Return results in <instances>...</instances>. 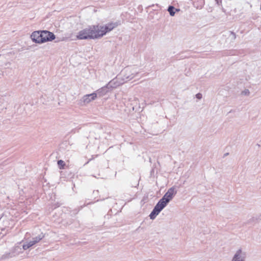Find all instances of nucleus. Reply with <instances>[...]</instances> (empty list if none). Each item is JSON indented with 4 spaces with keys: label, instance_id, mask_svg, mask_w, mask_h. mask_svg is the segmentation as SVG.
I'll return each instance as SVG.
<instances>
[{
    "label": "nucleus",
    "instance_id": "nucleus-3",
    "mask_svg": "<svg viewBox=\"0 0 261 261\" xmlns=\"http://www.w3.org/2000/svg\"><path fill=\"white\" fill-rule=\"evenodd\" d=\"M176 193L177 191L175 190V188L172 187L168 189L167 192L161 198V199L168 204L169 202L173 198Z\"/></svg>",
    "mask_w": 261,
    "mask_h": 261
},
{
    "label": "nucleus",
    "instance_id": "nucleus-27",
    "mask_svg": "<svg viewBox=\"0 0 261 261\" xmlns=\"http://www.w3.org/2000/svg\"><path fill=\"white\" fill-rule=\"evenodd\" d=\"M228 154H229V153H225V154H224V157H225V156H226L228 155Z\"/></svg>",
    "mask_w": 261,
    "mask_h": 261
},
{
    "label": "nucleus",
    "instance_id": "nucleus-13",
    "mask_svg": "<svg viewBox=\"0 0 261 261\" xmlns=\"http://www.w3.org/2000/svg\"><path fill=\"white\" fill-rule=\"evenodd\" d=\"M179 10V9L175 8L172 5H169L167 9V11L169 12L171 16H174L176 12H178Z\"/></svg>",
    "mask_w": 261,
    "mask_h": 261
},
{
    "label": "nucleus",
    "instance_id": "nucleus-30",
    "mask_svg": "<svg viewBox=\"0 0 261 261\" xmlns=\"http://www.w3.org/2000/svg\"><path fill=\"white\" fill-rule=\"evenodd\" d=\"M124 72V71H122V72H121V74H123Z\"/></svg>",
    "mask_w": 261,
    "mask_h": 261
},
{
    "label": "nucleus",
    "instance_id": "nucleus-23",
    "mask_svg": "<svg viewBox=\"0 0 261 261\" xmlns=\"http://www.w3.org/2000/svg\"><path fill=\"white\" fill-rule=\"evenodd\" d=\"M62 204V203H60V202H56L54 204V208H57V207H58L59 206H60Z\"/></svg>",
    "mask_w": 261,
    "mask_h": 261
},
{
    "label": "nucleus",
    "instance_id": "nucleus-18",
    "mask_svg": "<svg viewBox=\"0 0 261 261\" xmlns=\"http://www.w3.org/2000/svg\"><path fill=\"white\" fill-rule=\"evenodd\" d=\"M229 37H230L231 40H234L236 38V35L234 32H230Z\"/></svg>",
    "mask_w": 261,
    "mask_h": 261
},
{
    "label": "nucleus",
    "instance_id": "nucleus-29",
    "mask_svg": "<svg viewBox=\"0 0 261 261\" xmlns=\"http://www.w3.org/2000/svg\"><path fill=\"white\" fill-rule=\"evenodd\" d=\"M222 10L223 12H225V10H224V9L223 8H222Z\"/></svg>",
    "mask_w": 261,
    "mask_h": 261
},
{
    "label": "nucleus",
    "instance_id": "nucleus-4",
    "mask_svg": "<svg viewBox=\"0 0 261 261\" xmlns=\"http://www.w3.org/2000/svg\"><path fill=\"white\" fill-rule=\"evenodd\" d=\"M43 31L44 30L36 31L32 33L31 38L34 42L38 44L44 43V41L42 39L43 38Z\"/></svg>",
    "mask_w": 261,
    "mask_h": 261
},
{
    "label": "nucleus",
    "instance_id": "nucleus-19",
    "mask_svg": "<svg viewBox=\"0 0 261 261\" xmlns=\"http://www.w3.org/2000/svg\"><path fill=\"white\" fill-rule=\"evenodd\" d=\"M124 76H125V79H126L127 81H129L130 80H132L134 77V76L133 75V74L128 75H124Z\"/></svg>",
    "mask_w": 261,
    "mask_h": 261
},
{
    "label": "nucleus",
    "instance_id": "nucleus-1",
    "mask_svg": "<svg viewBox=\"0 0 261 261\" xmlns=\"http://www.w3.org/2000/svg\"><path fill=\"white\" fill-rule=\"evenodd\" d=\"M101 37L99 24L89 25L80 31L76 35L79 40L96 39Z\"/></svg>",
    "mask_w": 261,
    "mask_h": 261
},
{
    "label": "nucleus",
    "instance_id": "nucleus-5",
    "mask_svg": "<svg viewBox=\"0 0 261 261\" xmlns=\"http://www.w3.org/2000/svg\"><path fill=\"white\" fill-rule=\"evenodd\" d=\"M96 98V93H92L91 94H86L84 95L81 99L80 100L79 103H88L92 100H94Z\"/></svg>",
    "mask_w": 261,
    "mask_h": 261
},
{
    "label": "nucleus",
    "instance_id": "nucleus-20",
    "mask_svg": "<svg viewBox=\"0 0 261 261\" xmlns=\"http://www.w3.org/2000/svg\"><path fill=\"white\" fill-rule=\"evenodd\" d=\"M225 0H215V2H216V4L218 5V6H220L221 5L222 2H224Z\"/></svg>",
    "mask_w": 261,
    "mask_h": 261
},
{
    "label": "nucleus",
    "instance_id": "nucleus-11",
    "mask_svg": "<svg viewBox=\"0 0 261 261\" xmlns=\"http://www.w3.org/2000/svg\"><path fill=\"white\" fill-rule=\"evenodd\" d=\"M167 204V203L160 199L153 208L156 210V211L160 213Z\"/></svg>",
    "mask_w": 261,
    "mask_h": 261
},
{
    "label": "nucleus",
    "instance_id": "nucleus-16",
    "mask_svg": "<svg viewBox=\"0 0 261 261\" xmlns=\"http://www.w3.org/2000/svg\"><path fill=\"white\" fill-rule=\"evenodd\" d=\"M44 237V234L43 233H41L37 237L33 238V240L36 244L37 243L39 242L40 240H41Z\"/></svg>",
    "mask_w": 261,
    "mask_h": 261
},
{
    "label": "nucleus",
    "instance_id": "nucleus-2",
    "mask_svg": "<svg viewBox=\"0 0 261 261\" xmlns=\"http://www.w3.org/2000/svg\"><path fill=\"white\" fill-rule=\"evenodd\" d=\"M119 24H120L119 22H115L108 23L103 25H99L101 37H102L107 33L111 32L114 28L118 27Z\"/></svg>",
    "mask_w": 261,
    "mask_h": 261
},
{
    "label": "nucleus",
    "instance_id": "nucleus-28",
    "mask_svg": "<svg viewBox=\"0 0 261 261\" xmlns=\"http://www.w3.org/2000/svg\"><path fill=\"white\" fill-rule=\"evenodd\" d=\"M251 1V0H248V1H247V3L248 4H249Z\"/></svg>",
    "mask_w": 261,
    "mask_h": 261
},
{
    "label": "nucleus",
    "instance_id": "nucleus-15",
    "mask_svg": "<svg viewBox=\"0 0 261 261\" xmlns=\"http://www.w3.org/2000/svg\"><path fill=\"white\" fill-rule=\"evenodd\" d=\"M159 212L156 211V210H155L154 208H153L152 211L150 213L149 217L150 219L154 220L156 217L159 214Z\"/></svg>",
    "mask_w": 261,
    "mask_h": 261
},
{
    "label": "nucleus",
    "instance_id": "nucleus-10",
    "mask_svg": "<svg viewBox=\"0 0 261 261\" xmlns=\"http://www.w3.org/2000/svg\"><path fill=\"white\" fill-rule=\"evenodd\" d=\"M167 204V203L160 199L153 208L156 210V211L160 213Z\"/></svg>",
    "mask_w": 261,
    "mask_h": 261
},
{
    "label": "nucleus",
    "instance_id": "nucleus-6",
    "mask_svg": "<svg viewBox=\"0 0 261 261\" xmlns=\"http://www.w3.org/2000/svg\"><path fill=\"white\" fill-rule=\"evenodd\" d=\"M43 33V38L42 39L44 41V43L52 41L56 38V35L53 32L49 31L44 30Z\"/></svg>",
    "mask_w": 261,
    "mask_h": 261
},
{
    "label": "nucleus",
    "instance_id": "nucleus-22",
    "mask_svg": "<svg viewBox=\"0 0 261 261\" xmlns=\"http://www.w3.org/2000/svg\"><path fill=\"white\" fill-rule=\"evenodd\" d=\"M195 96L198 99H201L202 98V95L200 93H198L195 95Z\"/></svg>",
    "mask_w": 261,
    "mask_h": 261
},
{
    "label": "nucleus",
    "instance_id": "nucleus-14",
    "mask_svg": "<svg viewBox=\"0 0 261 261\" xmlns=\"http://www.w3.org/2000/svg\"><path fill=\"white\" fill-rule=\"evenodd\" d=\"M15 255V254L14 252L6 253L5 254L2 255V259H6L9 258H12L14 257Z\"/></svg>",
    "mask_w": 261,
    "mask_h": 261
},
{
    "label": "nucleus",
    "instance_id": "nucleus-17",
    "mask_svg": "<svg viewBox=\"0 0 261 261\" xmlns=\"http://www.w3.org/2000/svg\"><path fill=\"white\" fill-rule=\"evenodd\" d=\"M57 164H58L59 168L60 169H64L66 165V164L64 162V161H63L62 160H58L57 161Z\"/></svg>",
    "mask_w": 261,
    "mask_h": 261
},
{
    "label": "nucleus",
    "instance_id": "nucleus-7",
    "mask_svg": "<svg viewBox=\"0 0 261 261\" xmlns=\"http://www.w3.org/2000/svg\"><path fill=\"white\" fill-rule=\"evenodd\" d=\"M246 255V252L240 249L237 251L231 261H245Z\"/></svg>",
    "mask_w": 261,
    "mask_h": 261
},
{
    "label": "nucleus",
    "instance_id": "nucleus-24",
    "mask_svg": "<svg viewBox=\"0 0 261 261\" xmlns=\"http://www.w3.org/2000/svg\"><path fill=\"white\" fill-rule=\"evenodd\" d=\"M27 244L30 247L33 246V245H34L35 244L34 243V242L33 241V240L32 241H30L29 242L27 243Z\"/></svg>",
    "mask_w": 261,
    "mask_h": 261
},
{
    "label": "nucleus",
    "instance_id": "nucleus-25",
    "mask_svg": "<svg viewBox=\"0 0 261 261\" xmlns=\"http://www.w3.org/2000/svg\"><path fill=\"white\" fill-rule=\"evenodd\" d=\"M22 247L24 250H27L30 248L29 246L27 244V243L24 244L22 245Z\"/></svg>",
    "mask_w": 261,
    "mask_h": 261
},
{
    "label": "nucleus",
    "instance_id": "nucleus-21",
    "mask_svg": "<svg viewBox=\"0 0 261 261\" xmlns=\"http://www.w3.org/2000/svg\"><path fill=\"white\" fill-rule=\"evenodd\" d=\"M242 94L244 95H248L250 93V92L248 89H245L242 92Z\"/></svg>",
    "mask_w": 261,
    "mask_h": 261
},
{
    "label": "nucleus",
    "instance_id": "nucleus-8",
    "mask_svg": "<svg viewBox=\"0 0 261 261\" xmlns=\"http://www.w3.org/2000/svg\"><path fill=\"white\" fill-rule=\"evenodd\" d=\"M123 82H119L118 79H114L109 82L106 85L109 88L110 91H112L114 88H117L118 86L122 84Z\"/></svg>",
    "mask_w": 261,
    "mask_h": 261
},
{
    "label": "nucleus",
    "instance_id": "nucleus-26",
    "mask_svg": "<svg viewBox=\"0 0 261 261\" xmlns=\"http://www.w3.org/2000/svg\"><path fill=\"white\" fill-rule=\"evenodd\" d=\"M92 160V159H91L89 160H88V161H87V162H86V163L85 164V165L87 164H88V163H89L91 160Z\"/></svg>",
    "mask_w": 261,
    "mask_h": 261
},
{
    "label": "nucleus",
    "instance_id": "nucleus-12",
    "mask_svg": "<svg viewBox=\"0 0 261 261\" xmlns=\"http://www.w3.org/2000/svg\"><path fill=\"white\" fill-rule=\"evenodd\" d=\"M193 6L196 9H201L204 5V0H191Z\"/></svg>",
    "mask_w": 261,
    "mask_h": 261
},
{
    "label": "nucleus",
    "instance_id": "nucleus-9",
    "mask_svg": "<svg viewBox=\"0 0 261 261\" xmlns=\"http://www.w3.org/2000/svg\"><path fill=\"white\" fill-rule=\"evenodd\" d=\"M110 91L109 89V88H108L107 85H106L101 87V88L99 89L95 92H94V93H96L97 98V97H100L103 96Z\"/></svg>",
    "mask_w": 261,
    "mask_h": 261
},
{
    "label": "nucleus",
    "instance_id": "nucleus-31",
    "mask_svg": "<svg viewBox=\"0 0 261 261\" xmlns=\"http://www.w3.org/2000/svg\"><path fill=\"white\" fill-rule=\"evenodd\" d=\"M260 10H261V4H260Z\"/></svg>",
    "mask_w": 261,
    "mask_h": 261
}]
</instances>
